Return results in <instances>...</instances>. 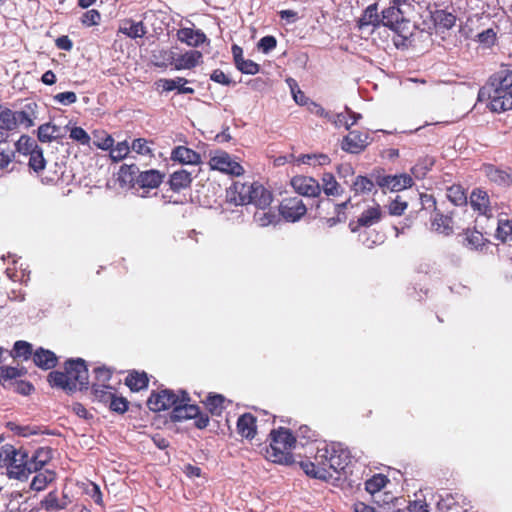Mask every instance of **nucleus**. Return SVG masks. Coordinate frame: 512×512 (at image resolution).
<instances>
[{"label": "nucleus", "instance_id": "nucleus-1", "mask_svg": "<svg viewBox=\"0 0 512 512\" xmlns=\"http://www.w3.org/2000/svg\"><path fill=\"white\" fill-rule=\"evenodd\" d=\"M351 461L349 450L341 443H322L317 447L313 461L303 460L300 467L306 475L327 480L333 472L344 471Z\"/></svg>", "mask_w": 512, "mask_h": 512}, {"label": "nucleus", "instance_id": "nucleus-2", "mask_svg": "<svg viewBox=\"0 0 512 512\" xmlns=\"http://www.w3.org/2000/svg\"><path fill=\"white\" fill-rule=\"evenodd\" d=\"M479 101H486L487 107L496 113L512 109V71L502 69L494 73L478 93Z\"/></svg>", "mask_w": 512, "mask_h": 512}, {"label": "nucleus", "instance_id": "nucleus-3", "mask_svg": "<svg viewBox=\"0 0 512 512\" xmlns=\"http://www.w3.org/2000/svg\"><path fill=\"white\" fill-rule=\"evenodd\" d=\"M52 386L61 388L68 392L87 388L89 383L88 369L83 359L68 360L65 364V371H53L48 376Z\"/></svg>", "mask_w": 512, "mask_h": 512}, {"label": "nucleus", "instance_id": "nucleus-4", "mask_svg": "<svg viewBox=\"0 0 512 512\" xmlns=\"http://www.w3.org/2000/svg\"><path fill=\"white\" fill-rule=\"evenodd\" d=\"M296 439L286 428L274 429L270 432V446L266 450V458L274 463L292 464V450Z\"/></svg>", "mask_w": 512, "mask_h": 512}, {"label": "nucleus", "instance_id": "nucleus-5", "mask_svg": "<svg viewBox=\"0 0 512 512\" xmlns=\"http://www.w3.org/2000/svg\"><path fill=\"white\" fill-rule=\"evenodd\" d=\"M209 166L212 170L231 176H240L244 173V168L237 159L223 150H216L210 154Z\"/></svg>", "mask_w": 512, "mask_h": 512}, {"label": "nucleus", "instance_id": "nucleus-6", "mask_svg": "<svg viewBox=\"0 0 512 512\" xmlns=\"http://www.w3.org/2000/svg\"><path fill=\"white\" fill-rule=\"evenodd\" d=\"M187 393L182 391L181 396L178 395L177 402L173 406L171 418L173 421H183L198 416L199 407L188 403Z\"/></svg>", "mask_w": 512, "mask_h": 512}, {"label": "nucleus", "instance_id": "nucleus-7", "mask_svg": "<svg viewBox=\"0 0 512 512\" xmlns=\"http://www.w3.org/2000/svg\"><path fill=\"white\" fill-rule=\"evenodd\" d=\"M177 397L172 390L164 389L158 392H152L147 400V406L151 411L160 412L173 408L177 402Z\"/></svg>", "mask_w": 512, "mask_h": 512}, {"label": "nucleus", "instance_id": "nucleus-8", "mask_svg": "<svg viewBox=\"0 0 512 512\" xmlns=\"http://www.w3.org/2000/svg\"><path fill=\"white\" fill-rule=\"evenodd\" d=\"M280 214L288 222H296L305 215L307 208L298 197L284 199L280 205Z\"/></svg>", "mask_w": 512, "mask_h": 512}, {"label": "nucleus", "instance_id": "nucleus-9", "mask_svg": "<svg viewBox=\"0 0 512 512\" xmlns=\"http://www.w3.org/2000/svg\"><path fill=\"white\" fill-rule=\"evenodd\" d=\"M369 145V135L365 132L352 130L342 140L341 148L345 152L358 154Z\"/></svg>", "mask_w": 512, "mask_h": 512}, {"label": "nucleus", "instance_id": "nucleus-10", "mask_svg": "<svg viewBox=\"0 0 512 512\" xmlns=\"http://www.w3.org/2000/svg\"><path fill=\"white\" fill-rule=\"evenodd\" d=\"M52 450L50 448L42 447L37 449L31 456L27 455L25 463V478L32 473H37L51 460Z\"/></svg>", "mask_w": 512, "mask_h": 512}, {"label": "nucleus", "instance_id": "nucleus-11", "mask_svg": "<svg viewBox=\"0 0 512 512\" xmlns=\"http://www.w3.org/2000/svg\"><path fill=\"white\" fill-rule=\"evenodd\" d=\"M294 190L304 196L317 197L321 193L320 184L312 177L295 176L291 180Z\"/></svg>", "mask_w": 512, "mask_h": 512}, {"label": "nucleus", "instance_id": "nucleus-12", "mask_svg": "<svg viewBox=\"0 0 512 512\" xmlns=\"http://www.w3.org/2000/svg\"><path fill=\"white\" fill-rule=\"evenodd\" d=\"M251 193H253L252 183L235 182L227 190V199L236 205H247L251 202Z\"/></svg>", "mask_w": 512, "mask_h": 512}, {"label": "nucleus", "instance_id": "nucleus-13", "mask_svg": "<svg viewBox=\"0 0 512 512\" xmlns=\"http://www.w3.org/2000/svg\"><path fill=\"white\" fill-rule=\"evenodd\" d=\"M28 453L23 449L14 447V454L10 457L8 472L10 477L22 480L25 478V463Z\"/></svg>", "mask_w": 512, "mask_h": 512}, {"label": "nucleus", "instance_id": "nucleus-14", "mask_svg": "<svg viewBox=\"0 0 512 512\" xmlns=\"http://www.w3.org/2000/svg\"><path fill=\"white\" fill-rule=\"evenodd\" d=\"M408 13L405 9L397 4L391 5L384 9L381 13V25L396 29L398 24L404 21L405 15Z\"/></svg>", "mask_w": 512, "mask_h": 512}, {"label": "nucleus", "instance_id": "nucleus-15", "mask_svg": "<svg viewBox=\"0 0 512 512\" xmlns=\"http://www.w3.org/2000/svg\"><path fill=\"white\" fill-rule=\"evenodd\" d=\"M378 185L383 188H388L391 191H400L411 187L413 179L408 174L388 175L378 178Z\"/></svg>", "mask_w": 512, "mask_h": 512}, {"label": "nucleus", "instance_id": "nucleus-16", "mask_svg": "<svg viewBox=\"0 0 512 512\" xmlns=\"http://www.w3.org/2000/svg\"><path fill=\"white\" fill-rule=\"evenodd\" d=\"M177 39L190 47H199L208 41L205 33L200 29L183 27L177 31Z\"/></svg>", "mask_w": 512, "mask_h": 512}, {"label": "nucleus", "instance_id": "nucleus-17", "mask_svg": "<svg viewBox=\"0 0 512 512\" xmlns=\"http://www.w3.org/2000/svg\"><path fill=\"white\" fill-rule=\"evenodd\" d=\"M202 58V53L197 50H190L186 53L179 55L173 61L176 70L192 69L198 65Z\"/></svg>", "mask_w": 512, "mask_h": 512}, {"label": "nucleus", "instance_id": "nucleus-18", "mask_svg": "<svg viewBox=\"0 0 512 512\" xmlns=\"http://www.w3.org/2000/svg\"><path fill=\"white\" fill-rule=\"evenodd\" d=\"M237 432L247 439H252L256 435V418L250 414L245 413L238 418Z\"/></svg>", "mask_w": 512, "mask_h": 512}, {"label": "nucleus", "instance_id": "nucleus-19", "mask_svg": "<svg viewBox=\"0 0 512 512\" xmlns=\"http://www.w3.org/2000/svg\"><path fill=\"white\" fill-rule=\"evenodd\" d=\"M253 193H251V202L256 208H268L272 202V194L261 184L252 183Z\"/></svg>", "mask_w": 512, "mask_h": 512}, {"label": "nucleus", "instance_id": "nucleus-20", "mask_svg": "<svg viewBox=\"0 0 512 512\" xmlns=\"http://www.w3.org/2000/svg\"><path fill=\"white\" fill-rule=\"evenodd\" d=\"M163 181V174H161L158 170H147L144 172H139L136 182L139 184L141 188H157Z\"/></svg>", "mask_w": 512, "mask_h": 512}, {"label": "nucleus", "instance_id": "nucleus-21", "mask_svg": "<svg viewBox=\"0 0 512 512\" xmlns=\"http://www.w3.org/2000/svg\"><path fill=\"white\" fill-rule=\"evenodd\" d=\"M188 80L183 77H176L174 79H160L159 86L162 87L163 91L169 92L177 89L180 94H193L194 89L186 87Z\"/></svg>", "mask_w": 512, "mask_h": 512}, {"label": "nucleus", "instance_id": "nucleus-22", "mask_svg": "<svg viewBox=\"0 0 512 512\" xmlns=\"http://www.w3.org/2000/svg\"><path fill=\"white\" fill-rule=\"evenodd\" d=\"M33 361L36 366L48 370L56 366L57 357L52 351L39 348L33 354Z\"/></svg>", "mask_w": 512, "mask_h": 512}, {"label": "nucleus", "instance_id": "nucleus-23", "mask_svg": "<svg viewBox=\"0 0 512 512\" xmlns=\"http://www.w3.org/2000/svg\"><path fill=\"white\" fill-rule=\"evenodd\" d=\"M119 32L129 38H142L146 33V27L143 22H135L133 20H125L119 27Z\"/></svg>", "mask_w": 512, "mask_h": 512}, {"label": "nucleus", "instance_id": "nucleus-24", "mask_svg": "<svg viewBox=\"0 0 512 512\" xmlns=\"http://www.w3.org/2000/svg\"><path fill=\"white\" fill-rule=\"evenodd\" d=\"M38 140L42 143H50L53 140L62 137L61 128L52 124V123H44L38 127L37 130Z\"/></svg>", "mask_w": 512, "mask_h": 512}, {"label": "nucleus", "instance_id": "nucleus-25", "mask_svg": "<svg viewBox=\"0 0 512 512\" xmlns=\"http://www.w3.org/2000/svg\"><path fill=\"white\" fill-rule=\"evenodd\" d=\"M172 159L182 164H197L200 162V155L188 147L178 146L172 151Z\"/></svg>", "mask_w": 512, "mask_h": 512}, {"label": "nucleus", "instance_id": "nucleus-26", "mask_svg": "<svg viewBox=\"0 0 512 512\" xmlns=\"http://www.w3.org/2000/svg\"><path fill=\"white\" fill-rule=\"evenodd\" d=\"M359 27L363 28L366 26L377 27L381 25V16L378 14L377 4L369 5L363 12L362 16L358 21Z\"/></svg>", "mask_w": 512, "mask_h": 512}, {"label": "nucleus", "instance_id": "nucleus-27", "mask_svg": "<svg viewBox=\"0 0 512 512\" xmlns=\"http://www.w3.org/2000/svg\"><path fill=\"white\" fill-rule=\"evenodd\" d=\"M470 205L480 214L486 215L489 210V197L487 192L476 189L470 195Z\"/></svg>", "mask_w": 512, "mask_h": 512}, {"label": "nucleus", "instance_id": "nucleus-28", "mask_svg": "<svg viewBox=\"0 0 512 512\" xmlns=\"http://www.w3.org/2000/svg\"><path fill=\"white\" fill-rule=\"evenodd\" d=\"M381 215L382 213L379 205L369 207L359 216L357 220L358 226L370 227L380 221Z\"/></svg>", "mask_w": 512, "mask_h": 512}, {"label": "nucleus", "instance_id": "nucleus-29", "mask_svg": "<svg viewBox=\"0 0 512 512\" xmlns=\"http://www.w3.org/2000/svg\"><path fill=\"white\" fill-rule=\"evenodd\" d=\"M278 216L269 207L257 208L254 212L253 220L259 227H267L277 222Z\"/></svg>", "mask_w": 512, "mask_h": 512}, {"label": "nucleus", "instance_id": "nucleus-30", "mask_svg": "<svg viewBox=\"0 0 512 512\" xmlns=\"http://www.w3.org/2000/svg\"><path fill=\"white\" fill-rule=\"evenodd\" d=\"M484 170L489 180L498 185H509L512 183V176L504 170L491 165L486 166Z\"/></svg>", "mask_w": 512, "mask_h": 512}, {"label": "nucleus", "instance_id": "nucleus-31", "mask_svg": "<svg viewBox=\"0 0 512 512\" xmlns=\"http://www.w3.org/2000/svg\"><path fill=\"white\" fill-rule=\"evenodd\" d=\"M192 181L191 172L181 169L175 171L170 177V186L174 191H180L190 185Z\"/></svg>", "mask_w": 512, "mask_h": 512}, {"label": "nucleus", "instance_id": "nucleus-32", "mask_svg": "<svg viewBox=\"0 0 512 512\" xmlns=\"http://www.w3.org/2000/svg\"><path fill=\"white\" fill-rule=\"evenodd\" d=\"M55 472L51 470H40L34 476L31 482V489L35 491H41L47 487L55 479Z\"/></svg>", "mask_w": 512, "mask_h": 512}, {"label": "nucleus", "instance_id": "nucleus-33", "mask_svg": "<svg viewBox=\"0 0 512 512\" xmlns=\"http://www.w3.org/2000/svg\"><path fill=\"white\" fill-rule=\"evenodd\" d=\"M432 229L444 235L451 234L453 232L451 218L437 213L432 220Z\"/></svg>", "mask_w": 512, "mask_h": 512}, {"label": "nucleus", "instance_id": "nucleus-34", "mask_svg": "<svg viewBox=\"0 0 512 512\" xmlns=\"http://www.w3.org/2000/svg\"><path fill=\"white\" fill-rule=\"evenodd\" d=\"M321 187L327 196H338L341 194V187L332 173L323 174Z\"/></svg>", "mask_w": 512, "mask_h": 512}, {"label": "nucleus", "instance_id": "nucleus-35", "mask_svg": "<svg viewBox=\"0 0 512 512\" xmlns=\"http://www.w3.org/2000/svg\"><path fill=\"white\" fill-rule=\"evenodd\" d=\"M126 385L132 391H139L148 385V377L146 373L133 372L126 378Z\"/></svg>", "mask_w": 512, "mask_h": 512}, {"label": "nucleus", "instance_id": "nucleus-36", "mask_svg": "<svg viewBox=\"0 0 512 512\" xmlns=\"http://www.w3.org/2000/svg\"><path fill=\"white\" fill-rule=\"evenodd\" d=\"M388 482L389 479L385 475L375 474L365 482V489L368 493L374 495L382 490Z\"/></svg>", "mask_w": 512, "mask_h": 512}, {"label": "nucleus", "instance_id": "nucleus-37", "mask_svg": "<svg viewBox=\"0 0 512 512\" xmlns=\"http://www.w3.org/2000/svg\"><path fill=\"white\" fill-rule=\"evenodd\" d=\"M67 506L66 501H60L55 491L49 492L41 501V507L46 511L62 510Z\"/></svg>", "mask_w": 512, "mask_h": 512}, {"label": "nucleus", "instance_id": "nucleus-38", "mask_svg": "<svg viewBox=\"0 0 512 512\" xmlns=\"http://www.w3.org/2000/svg\"><path fill=\"white\" fill-rule=\"evenodd\" d=\"M374 183L371 179L365 176H357L351 184V190L355 194H366L372 191Z\"/></svg>", "mask_w": 512, "mask_h": 512}, {"label": "nucleus", "instance_id": "nucleus-39", "mask_svg": "<svg viewBox=\"0 0 512 512\" xmlns=\"http://www.w3.org/2000/svg\"><path fill=\"white\" fill-rule=\"evenodd\" d=\"M0 126L9 134L17 129L14 111L8 108H0Z\"/></svg>", "mask_w": 512, "mask_h": 512}, {"label": "nucleus", "instance_id": "nucleus-40", "mask_svg": "<svg viewBox=\"0 0 512 512\" xmlns=\"http://www.w3.org/2000/svg\"><path fill=\"white\" fill-rule=\"evenodd\" d=\"M298 162L313 166H324L330 163V158L326 154H303L299 156Z\"/></svg>", "mask_w": 512, "mask_h": 512}, {"label": "nucleus", "instance_id": "nucleus-41", "mask_svg": "<svg viewBox=\"0 0 512 512\" xmlns=\"http://www.w3.org/2000/svg\"><path fill=\"white\" fill-rule=\"evenodd\" d=\"M139 169L136 165H122L119 170V180L124 184H131L137 179Z\"/></svg>", "mask_w": 512, "mask_h": 512}, {"label": "nucleus", "instance_id": "nucleus-42", "mask_svg": "<svg viewBox=\"0 0 512 512\" xmlns=\"http://www.w3.org/2000/svg\"><path fill=\"white\" fill-rule=\"evenodd\" d=\"M130 150V145L127 141L118 142L115 146L113 145L110 151V158L113 162H119L127 157Z\"/></svg>", "mask_w": 512, "mask_h": 512}, {"label": "nucleus", "instance_id": "nucleus-43", "mask_svg": "<svg viewBox=\"0 0 512 512\" xmlns=\"http://www.w3.org/2000/svg\"><path fill=\"white\" fill-rule=\"evenodd\" d=\"M16 150L22 154H30L37 147V143L31 137L22 135L15 143Z\"/></svg>", "mask_w": 512, "mask_h": 512}, {"label": "nucleus", "instance_id": "nucleus-44", "mask_svg": "<svg viewBox=\"0 0 512 512\" xmlns=\"http://www.w3.org/2000/svg\"><path fill=\"white\" fill-rule=\"evenodd\" d=\"M447 197L454 205H462L467 202V196L461 186L453 185L447 190Z\"/></svg>", "mask_w": 512, "mask_h": 512}, {"label": "nucleus", "instance_id": "nucleus-45", "mask_svg": "<svg viewBox=\"0 0 512 512\" xmlns=\"http://www.w3.org/2000/svg\"><path fill=\"white\" fill-rule=\"evenodd\" d=\"M29 155V166L31 169L39 172L45 168L46 161L43 156V150L40 147H37Z\"/></svg>", "mask_w": 512, "mask_h": 512}, {"label": "nucleus", "instance_id": "nucleus-46", "mask_svg": "<svg viewBox=\"0 0 512 512\" xmlns=\"http://www.w3.org/2000/svg\"><path fill=\"white\" fill-rule=\"evenodd\" d=\"M496 237L503 242L512 240V221L500 220L496 231Z\"/></svg>", "mask_w": 512, "mask_h": 512}, {"label": "nucleus", "instance_id": "nucleus-47", "mask_svg": "<svg viewBox=\"0 0 512 512\" xmlns=\"http://www.w3.org/2000/svg\"><path fill=\"white\" fill-rule=\"evenodd\" d=\"M224 397L222 395H209L206 399V406L212 414L220 415L223 409Z\"/></svg>", "mask_w": 512, "mask_h": 512}, {"label": "nucleus", "instance_id": "nucleus-48", "mask_svg": "<svg viewBox=\"0 0 512 512\" xmlns=\"http://www.w3.org/2000/svg\"><path fill=\"white\" fill-rule=\"evenodd\" d=\"M94 396L101 402L108 403L112 395V387L108 385L93 384Z\"/></svg>", "mask_w": 512, "mask_h": 512}, {"label": "nucleus", "instance_id": "nucleus-49", "mask_svg": "<svg viewBox=\"0 0 512 512\" xmlns=\"http://www.w3.org/2000/svg\"><path fill=\"white\" fill-rule=\"evenodd\" d=\"M435 21L442 27L450 29L455 25L456 17L449 12L444 10L437 11L435 13Z\"/></svg>", "mask_w": 512, "mask_h": 512}, {"label": "nucleus", "instance_id": "nucleus-50", "mask_svg": "<svg viewBox=\"0 0 512 512\" xmlns=\"http://www.w3.org/2000/svg\"><path fill=\"white\" fill-rule=\"evenodd\" d=\"M69 137L84 146H88L91 141L89 134L83 128L77 126L70 128Z\"/></svg>", "mask_w": 512, "mask_h": 512}, {"label": "nucleus", "instance_id": "nucleus-51", "mask_svg": "<svg viewBox=\"0 0 512 512\" xmlns=\"http://www.w3.org/2000/svg\"><path fill=\"white\" fill-rule=\"evenodd\" d=\"M466 246L470 249H478L484 244V237L478 231H468L465 236Z\"/></svg>", "mask_w": 512, "mask_h": 512}, {"label": "nucleus", "instance_id": "nucleus-52", "mask_svg": "<svg viewBox=\"0 0 512 512\" xmlns=\"http://www.w3.org/2000/svg\"><path fill=\"white\" fill-rule=\"evenodd\" d=\"M32 354V345L26 341H16L13 348L14 357L28 359Z\"/></svg>", "mask_w": 512, "mask_h": 512}, {"label": "nucleus", "instance_id": "nucleus-53", "mask_svg": "<svg viewBox=\"0 0 512 512\" xmlns=\"http://www.w3.org/2000/svg\"><path fill=\"white\" fill-rule=\"evenodd\" d=\"M53 100L54 102L59 103L63 106H69L77 101V95L75 92L72 91L61 92L55 94L53 96Z\"/></svg>", "mask_w": 512, "mask_h": 512}, {"label": "nucleus", "instance_id": "nucleus-54", "mask_svg": "<svg viewBox=\"0 0 512 512\" xmlns=\"http://www.w3.org/2000/svg\"><path fill=\"white\" fill-rule=\"evenodd\" d=\"M276 45L277 40L274 36L271 35L262 37L257 44L258 49L264 54H268L269 52H271L273 49L276 48Z\"/></svg>", "mask_w": 512, "mask_h": 512}, {"label": "nucleus", "instance_id": "nucleus-55", "mask_svg": "<svg viewBox=\"0 0 512 512\" xmlns=\"http://www.w3.org/2000/svg\"><path fill=\"white\" fill-rule=\"evenodd\" d=\"M110 409L117 413H124L128 409V402L123 397H117L115 394L112 395L108 401Z\"/></svg>", "mask_w": 512, "mask_h": 512}, {"label": "nucleus", "instance_id": "nucleus-56", "mask_svg": "<svg viewBox=\"0 0 512 512\" xmlns=\"http://www.w3.org/2000/svg\"><path fill=\"white\" fill-rule=\"evenodd\" d=\"M130 149H132L133 151L140 155H150L152 153V150L148 145L147 140L144 138H137L133 140Z\"/></svg>", "mask_w": 512, "mask_h": 512}, {"label": "nucleus", "instance_id": "nucleus-57", "mask_svg": "<svg viewBox=\"0 0 512 512\" xmlns=\"http://www.w3.org/2000/svg\"><path fill=\"white\" fill-rule=\"evenodd\" d=\"M101 20V15L98 10L91 9L85 12L81 18V22L85 26H94L98 25Z\"/></svg>", "mask_w": 512, "mask_h": 512}, {"label": "nucleus", "instance_id": "nucleus-58", "mask_svg": "<svg viewBox=\"0 0 512 512\" xmlns=\"http://www.w3.org/2000/svg\"><path fill=\"white\" fill-rule=\"evenodd\" d=\"M238 70H240L244 74L254 75L259 72L260 66L252 60L243 59L236 66Z\"/></svg>", "mask_w": 512, "mask_h": 512}, {"label": "nucleus", "instance_id": "nucleus-59", "mask_svg": "<svg viewBox=\"0 0 512 512\" xmlns=\"http://www.w3.org/2000/svg\"><path fill=\"white\" fill-rule=\"evenodd\" d=\"M477 38L485 47H491L496 41V32L492 28H489L479 33Z\"/></svg>", "mask_w": 512, "mask_h": 512}, {"label": "nucleus", "instance_id": "nucleus-60", "mask_svg": "<svg viewBox=\"0 0 512 512\" xmlns=\"http://www.w3.org/2000/svg\"><path fill=\"white\" fill-rule=\"evenodd\" d=\"M16 128L23 125L25 128H30L34 125V121L30 114L26 111H14Z\"/></svg>", "mask_w": 512, "mask_h": 512}, {"label": "nucleus", "instance_id": "nucleus-61", "mask_svg": "<svg viewBox=\"0 0 512 512\" xmlns=\"http://www.w3.org/2000/svg\"><path fill=\"white\" fill-rule=\"evenodd\" d=\"M85 492L88 496H90L94 502L100 506L103 505L102 492L100 487L95 483H89L85 489Z\"/></svg>", "mask_w": 512, "mask_h": 512}, {"label": "nucleus", "instance_id": "nucleus-62", "mask_svg": "<svg viewBox=\"0 0 512 512\" xmlns=\"http://www.w3.org/2000/svg\"><path fill=\"white\" fill-rule=\"evenodd\" d=\"M96 382L94 384L106 385L110 380L112 372L106 367H97L94 369Z\"/></svg>", "mask_w": 512, "mask_h": 512}, {"label": "nucleus", "instance_id": "nucleus-63", "mask_svg": "<svg viewBox=\"0 0 512 512\" xmlns=\"http://www.w3.org/2000/svg\"><path fill=\"white\" fill-rule=\"evenodd\" d=\"M14 454V446L10 444L3 445L0 448V468L7 467L9 465L10 457Z\"/></svg>", "mask_w": 512, "mask_h": 512}, {"label": "nucleus", "instance_id": "nucleus-64", "mask_svg": "<svg viewBox=\"0 0 512 512\" xmlns=\"http://www.w3.org/2000/svg\"><path fill=\"white\" fill-rule=\"evenodd\" d=\"M14 158V150L0 145V169H5Z\"/></svg>", "mask_w": 512, "mask_h": 512}]
</instances>
